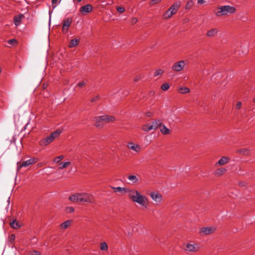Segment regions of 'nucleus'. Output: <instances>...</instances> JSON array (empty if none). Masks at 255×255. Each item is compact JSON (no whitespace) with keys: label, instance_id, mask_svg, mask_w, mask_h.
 <instances>
[{"label":"nucleus","instance_id":"33","mask_svg":"<svg viewBox=\"0 0 255 255\" xmlns=\"http://www.w3.org/2000/svg\"><path fill=\"white\" fill-rule=\"evenodd\" d=\"M161 88L163 91H167L169 88V85L168 83H164L161 86Z\"/></svg>","mask_w":255,"mask_h":255},{"label":"nucleus","instance_id":"16","mask_svg":"<svg viewBox=\"0 0 255 255\" xmlns=\"http://www.w3.org/2000/svg\"><path fill=\"white\" fill-rule=\"evenodd\" d=\"M230 159L229 157L223 156L216 163V166H223L228 163Z\"/></svg>","mask_w":255,"mask_h":255},{"label":"nucleus","instance_id":"18","mask_svg":"<svg viewBox=\"0 0 255 255\" xmlns=\"http://www.w3.org/2000/svg\"><path fill=\"white\" fill-rule=\"evenodd\" d=\"M160 130L161 132L164 135L169 134L171 132L169 129H168L164 125L161 124L160 127Z\"/></svg>","mask_w":255,"mask_h":255},{"label":"nucleus","instance_id":"41","mask_svg":"<svg viewBox=\"0 0 255 255\" xmlns=\"http://www.w3.org/2000/svg\"><path fill=\"white\" fill-rule=\"evenodd\" d=\"M100 98L99 95L96 96L92 98L91 100V102H95Z\"/></svg>","mask_w":255,"mask_h":255},{"label":"nucleus","instance_id":"40","mask_svg":"<svg viewBox=\"0 0 255 255\" xmlns=\"http://www.w3.org/2000/svg\"><path fill=\"white\" fill-rule=\"evenodd\" d=\"M58 0H52V5L53 8H55L57 5Z\"/></svg>","mask_w":255,"mask_h":255},{"label":"nucleus","instance_id":"7","mask_svg":"<svg viewBox=\"0 0 255 255\" xmlns=\"http://www.w3.org/2000/svg\"><path fill=\"white\" fill-rule=\"evenodd\" d=\"M186 65V61L181 60L175 63L172 66V69L176 72L182 71Z\"/></svg>","mask_w":255,"mask_h":255},{"label":"nucleus","instance_id":"39","mask_svg":"<svg viewBox=\"0 0 255 255\" xmlns=\"http://www.w3.org/2000/svg\"><path fill=\"white\" fill-rule=\"evenodd\" d=\"M160 1H161V0H152L150 2V4L151 5H154V4H155L156 3H159Z\"/></svg>","mask_w":255,"mask_h":255},{"label":"nucleus","instance_id":"4","mask_svg":"<svg viewBox=\"0 0 255 255\" xmlns=\"http://www.w3.org/2000/svg\"><path fill=\"white\" fill-rule=\"evenodd\" d=\"M61 132V131L59 129L51 132L49 136L41 139L39 141V145L42 147L47 146L53 141L56 138L58 137Z\"/></svg>","mask_w":255,"mask_h":255},{"label":"nucleus","instance_id":"46","mask_svg":"<svg viewBox=\"0 0 255 255\" xmlns=\"http://www.w3.org/2000/svg\"><path fill=\"white\" fill-rule=\"evenodd\" d=\"M197 2L199 4H202L205 2L204 0H197Z\"/></svg>","mask_w":255,"mask_h":255},{"label":"nucleus","instance_id":"29","mask_svg":"<svg viewBox=\"0 0 255 255\" xmlns=\"http://www.w3.org/2000/svg\"><path fill=\"white\" fill-rule=\"evenodd\" d=\"M194 5V1L192 0H189L186 4L185 9H191Z\"/></svg>","mask_w":255,"mask_h":255},{"label":"nucleus","instance_id":"45","mask_svg":"<svg viewBox=\"0 0 255 255\" xmlns=\"http://www.w3.org/2000/svg\"><path fill=\"white\" fill-rule=\"evenodd\" d=\"M140 79H141V76H140V75L137 76H136V77L134 79V82H137V81H138V80H139Z\"/></svg>","mask_w":255,"mask_h":255},{"label":"nucleus","instance_id":"8","mask_svg":"<svg viewBox=\"0 0 255 255\" xmlns=\"http://www.w3.org/2000/svg\"><path fill=\"white\" fill-rule=\"evenodd\" d=\"M97 119L98 121L102 120V122H103L104 124L115 121V118L114 117L108 115L97 117Z\"/></svg>","mask_w":255,"mask_h":255},{"label":"nucleus","instance_id":"31","mask_svg":"<svg viewBox=\"0 0 255 255\" xmlns=\"http://www.w3.org/2000/svg\"><path fill=\"white\" fill-rule=\"evenodd\" d=\"M100 249L102 251H106L108 250V246L106 242H103L100 244Z\"/></svg>","mask_w":255,"mask_h":255},{"label":"nucleus","instance_id":"50","mask_svg":"<svg viewBox=\"0 0 255 255\" xmlns=\"http://www.w3.org/2000/svg\"><path fill=\"white\" fill-rule=\"evenodd\" d=\"M82 0H76V1L78 2H80L82 1ZM74 2L75 1V0H73Z\"/></svg>","mask_w":255,"mask_h":255},{"label":"nucleus","instance_id":"3","mask_svg":"<svg viewBox=\"0 0 255 255\" xmlns=\"http://www.w3.org/2000/svg\"><path fill=\"white\" fill-rule=\"evenodd\" d=\"M217 11L215 12L216 16L227 15L228 14H233L236 12V8L229 5H221L217 7Z\"/></svg>","mask_w":255,"mask_h":255},{"label":"nucleus","instance_id":"51","mask_svg":"<svg viewBox=\"0 0 255 255\" xmlns=\"http://www.w3.org/2000/svg\"><path fill=\"white\" fill-rule=\"evenodd\" d=\"M1 68L0 67V73L1 72Z\"/></svg>","mask_w":255,"mask_h":255},{"label":"nucleus","instance_id":"12","mask_svg":"<svg viewBox=\"0 0 255 255\" xmlns=\"http://www.w3.org/2000/svg\"><path fill=\"white\" fill-rule=\"evenodd\" d=\"M216 230V228L213 227H204L200 229V233L204 235H207L213 233Z\"/></svg>","mask_w":255,"mask_h":255},{"label":"nucleus","instance_id":"11","mask_svg":"<svg viewBox=\"0 0 255 255\" xmlns=\"http://www.w3.org/2000/svg\"><path fill=\"white\" fill-rule=\"evenodd\" d=\"M200 248L197 244H187L186 246L185 250L187 252H196L199 251Z\"/></svg>","mask_w":255,"mask_h":255},{"label":"nucleus","instance_id":"48","mask_svg":"<svg viewBox=\"0 0 255 255\" xmlns=\"http://www.w3.org/2000/svg\"><path fill=\"white\" fill-rule=\"evenodd\" d=\"M35 254H31V255H41L39 253H38L37 252H34Z\"/></svg>","mask_w":255,"mask_h":255},{"label":"nucleus","instance_id":"25","mask_svg":"<svg viewBox=\"0 0 255 255\" xmlns=\"http://www.w3.org/2000/svg\"><path fill=\"white\" fill-rule=\"evenodd\" d=\"M79 43V40L77 38L72 39L69 44V48H72L77 46Z\"/></svg>","mask_w":255,"mask_h":255},{"label":"nucleus","instance_id":"1","mask_svg":"<svg viewBox=\"0 0 255 255\" xmlns=\"http://www.w3.org/2000/svg\"><path fill=\"white\" fill-rule=\"evenodd\" d=\"M115 192H121L127 193L128 197L133 202L140 205L143 209H146L148 206V199L144 195L141 194L139 191L135 189L122 187H111Z\"/></svg>","mask_w":255,"mask_h":255},{"label":"nucleus","instance_id":"43","mask_svg":"<svg viewBox=\"0 0 255 255\" xmlns=\"http://www.w3.org/2000/svg\"><path fill=\"white\" fill-rule=\"evenodd\" d=\"M10 241L13 242L15 240V235L12 234L10 236Z\"/></svg>","mask_w":255,"mask_h":255},{"label":"nucleus","instance_id":"44","mask_svg":"<svg viewBox=\"0 0 255 255\" xmlns=\"http://www.w3.org/2000/svg\"><path fill=\"white\" fill-rule=\"evenodd\" d=\"M242 104L241 102H238L236 105V108L237 109H239L241 107Z\"/></svg>","mask_w":255,"mask_h":255},{"label":"nucleus","instance_id":"30","mask_svg":"<svg viewBox=\"0 0 255 255\" xmlns=\"http://www.w3.org/2000/svg\"><path fill=\"white\" fill-rule=\"evenodd\" d=\"M95 126L98 128H102L104 126V124L102 122V120L98 121L97 119V117L95 118Z\"/></svg>","mask_w":255,"mask_h":255},{"label":"nucleus","instance_id":"19","mask_svg":"<svg viewBox=\"0 0 255 255\" xmlns=\"http://www.w3.org/2000/svg\"><path fill=\"white\" fill-rule=\"evenodd\" d=\"M236 152L238 154L243 155H248L250 154V151L248 148H244L237 150Z\"/></svg>","mask_w":255,"mask_h":255},{"label":"nucleus","instance_id":"38","mask_svg":"<svg viewBox=\"0 0 255 255\" xmlns=\"http://www.w3.org/2000/svg\"><path fill=\"white\" fill-rule=\"evenodd\" d=\"M125 9L124 7L120 6L117 7V11L120 13H123L125 11Z\"/></svg>","mask_w":255,"mask_h":255},{"label":"nucleus","instance_id":"13","mask_svg":"<svg viewBox=\"0 0 255 255\" xmlns=\"http://www.w3.org/2000/svg\"><path fill=\"white\" fill-rule=\"evenodd\" d=\"M24 18L23 14H19L16 15L13 17V21L16 26H19L22 22V20Z\"/></svg>","mask_w":255,"mask_h":255},{"label":"nucleus","instance_id":"17","mask_svg":"<svg viewBox=\"0 0 255 255\" xmlns=\"http://www.w3.org/2000/svg\"><path fill=\"white\" fill-rule=\"evenodd\" d=\"M162 122L159 120H155L152 122L150 124V127L152 130H155L157 129L158 128H160L161 126Z\"/></svg>","mask_w":255,"mask_h":255},{"label":"nucleus","instance_id":"22","mask_svg":"<svg viewBox=\"0 0 255 255\" xmlns=\"http://www.w3.org/2000/svg\"><path fill=\"white\" fill-rule=\"evenodd\" d=\"M71 224V220H67L60 225V229L62 230H65L70 227Z\"/></svg>","mask_w":255,"mask_h":255},{"label":"nucleus","instance_id":"26","mask_svg":"<svg viewBox=\"0 0 255 255\" xmlns=\"http://www.w3.org/2000/svg\"><path fill=\"white\" fill-rule=\"evenodd\" d=\"M71 164V162L69 161L67 162H62L59 163L58 168L59 169H62L65 168Z\"/></svg>","mask_w":255,"mask_h":255},{"label":"nucleus","instance_id":"35","mask_svg":"<svg viewBox=\"0 0 255 255\" xmlns=\"http://www.w3.org/2000/svg\"><path fill=\"white\" fill-rule=\"evenodd\" d=\"M7 42L12 45H14L17 43V41L15 39H9L8 40Z\"/></svg>","mask_w":255,"mask_h":255},{"label":"nucleus","instance_id":"42","mask_svg":"<svg viewBox=\"0 0 255 255\" xmlns=\"http://www.w3.org/2000/svg\"><path fill=\"white\" fill-rule=\"evenodd\" d=\"M137 22V19L135 17H133L131 20V23L132 24H134Z\"/></svg>","mask_w":255,"mask_h":255},{"label":"nucleus","instance_id":"21","mask_svg":"<svg viewBox=\"0 0 255 255\" xmlns=\"http://www.w3.org/2000/svg\"><path fill=\"white\" fill-rule=\"evenodd\" d=\"M10 226L12 228L17 229L20 227L21 225L19 222L15 220H13L10 222Z\"/></svg>","mask_w":255,"mask_h":255},{"label":"nucleus","instance_id":"36","mask_svg":"<svg viewBox=\"0 0 255 255\" xmlns=\"http://www.w3.org/2000/svg\"><path fill=\"white\" fill-rule=\"evenodd\" d=\"M66 211L69 213H73L74 211V208L72 207H67Z\"/></svg>","mask_w":255,"mask_h":255},{"label":"nucleus","instance_id":"28","mask_svg":"<svg viewBox=\"0 0 255 255\" xmlns=\"http://www.w3.org/2000/svg\"><path fill=\"white\" fill-rule=\"evenodd\" d=\"M178 92L181 94H186L190 92V90L187 87H181L178 89Z\"/></svg>","mask_w":255,"mask_h":255},{"label":"nucleus","instance_id":"49","mask_svg":"<svg viewBox=\"0 0 255 255\" xmlns=\"http://www.w3.org/2000/svg\"><path fill=\"white\" fill-rule=\"evenodd\" d=\"M146 116L147 117H150V113H147L146 114Z\"/></svg>","mask_w":255,"mask_h":255},{"label":"nucleus","instance_id":"10","mask_svg":"<svg viewBox=\"0 0 255 255\" xmlns=\"http://www.w3.org/2000/svg\"><path fill=\"white\" fill-rule=\"evenodd\" d=\"M127 147L128 149L134 151L136 153H138L141 150L140 146L133 142H129L127 144Z\"/></svg>","mask_w":255,"mask_h":255},{"label":"nucleus","instance_id":"24","mask_svg":"<svg viewBox=\"0 0 255 255\" xmlns=\"http://www.w3.org/2000/svg\"><path fill=\"white\" fill-rule=\"evenodd\" d=\"M128 178L130 181V184H135L138 182V178L135 175H129Z\"/></svg>","mask_w":255,"mask_h":255},{"label":"nucleus","instance_id":"20","mask_svg":"<svg viewBox=\"0 0 255 255\" xmlns=\"http://www.w3.org/2000/svg\"><path fill=\"white\" fill-rule=\"evenodd\" d=\"M218 32L217 28H213L208 31L206 33V35L208 37H211L215 36Z\"/></svg>","mask_w":255,"mask_h":255},{"label":"nucleus","instance_id":"23","mask_svg":"<svg viewBox=\"0 0 255 255\" xmlns=\"http://www.w3.org/2000/svg\"><path fill=\"white\" fill-rule=\"evenodd\" d=\"M226 171L227 170L225 168H220L215 170V174L217 176H221L223 175Z\"/></svg>","mask_w":255,"mask_h":255},{"label":"nucleus","instance_id":"37","mask_svg":"<svg viewBox=\"0 0 255 255\" xmlns=\"http://www.w3.org/2000/svg\"><path fill=\"white\" fill-rule=\"evenodd\" d=\"M86 85V82L85 81H82L81 82L79 83L77 86L79 87L80 88H82Z\"/></svg>","mask_w":255,"mask_h":255},{"label":"nucleus","instance_id":"9","mask_svg":"<svg viewBox=\"0 0 255 255\" xmlns=\"http://www.w3.org/2000/svg\"><path fill=\"white\" fill-rule=\"evenodd\" d=\"M72 18H67L63 20L62 24V31L66 33L68 32L69 27L72 23Z\"/></svg>","mask_w":255,"mask_h":255},{"label":"nucleus","instance_id":"32","mask_svg":"<svg viewBox=\"0 0 255 255\" xmlns=\"http://www.w3.org/2000/svg\"><path fill=\"white\" fill-rule=\"evenodd\" d=\"M64 157L63 155L58 156L53 159V161L56 163H59L60 161L63 159Z\"/></svg>","mask_w":255,"mask_h":255},{"label":"nucleus","instance_id":"34","mask_svg":"<svg viewBox=\"0 0 255 255\" xmlns=\"http://www.w3.org/2000/svg\"><path fill=\"white\" fill-rule=\"evenodd\" d=\"M163 72V71L161 69H157L155 70L154 76H157L159 75H161Z\"/></svg>","mask_w":255,"mask_h":255},{"label":"nucleus","instance_id":"27","mask_svg":"<svg viewBox=\"0 0 255 255\" xmlns=\"http://www.w3.org/2000/svg\"><path fill=\"white\" fill-rule=\"evenodd\" d=\"M141 129L144 131H148L149 130H152L150 127V124H148L143 125L141 127Z\"/></svg>","mask_w":255,"mask_h":255},{"label":"nucleus","instance_id":"47","mask_svg":"<svg viewBox=\"0 0 255 255\" xmlns=\"http://www.w3.org/2000/svg\"><path fill=\"white\" fill-rule=\"evenodd\" d=\"M240 185L242 186H245L247 185V183L245 182H241L240 183Z\"/></svg>","mask_w":255,"mask_h":255},{"label":"nucleus","instance_id":"2","mask_svg":"<svg viewBox=\"0 0 255 255\" xmlns=\"http://www.w3.org/2000/svg\"><path fill=\"white\" fill-rule=\"evenodd\" d=\"M69 200L72 202L87 203L92 204L95 202L94 196L89 193H77L71 195Z\"/></svg>","mask_w":255,"mask_h":255},{"label":"nucleus","instance_id":"5","mask_svg":"<svg viewBox=\"0 0 255 255\" xmlns=\"http://www.w3.org/2000/svg\"><path fill=\"white\" fill-rule=\"evenodd\" d=\"M180 4L178 2L174 3L163 14V18L167 19L175 14L180 8Z\"/></svg>","mask_w":255,"mask_h":255},{"label":"nucleus","instance_id":"14","mask_svg":"<svg viewBox=\"0 0 255 255\" xmlns=\"http://www.w3.org/2000/svg\"><path fill=\"white\" fill-rule=\"evenodd\" d=\"M93 10V6L91 4H87L80 8V12L82 14H85L89 13Z\"/></svg>","mask_w":255,"mask_h":255},{"label":"nucleus","instance_id":"15","mask_svg":"<svg viewBox=\"0 0 255 255\" xmlns=\"http://www.w3.org/2000/svg\"><path fill=\"white\" fill-rule=\"evenodd\" d=\"M150 196L152 199L156 202L159 203L162 200V196L161 194L153 192L150 194Z\"/></svg>","mask_w":255,"mask_h":255},{"label":"nucleus","instance_id":"6","mask_svg":"<svg viewBox=\"0 0 255 255\" xmlns=\"http://www.w3.org/2000/svg\"><path fill=\"white\" fill-rule=\"evenodd\" d=\"M39 159L37 158H32L29 160L24 161L20 162H17V170H19L22 167H26L31 164H34L38 162Z\"/></svg>","mask_w":255,"mask_h":255},{"label":"nucleus","instance_id":"52","mask_svg":"<svg viewBox=\"0 0 255 255\" xmlns=\"http://www.w3.org/2000/svg\"><path fill=\"white\" fill-rule=\"evenodd\" d=\"M254 102L255 103V99H254Z\"/></svg>","mask_w":255,"mask_h":255}]
</instances>
